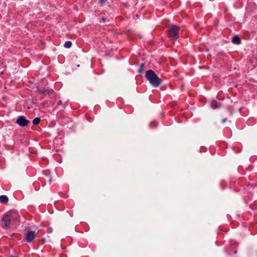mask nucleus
Instances as JSON below:
<instances>
[{"instance_id":"8","label":"nucleus","mask_w":257,"mask_h":257,"mask_svg":"<svg viewBox=\"0 0 257 257\" xmlns=\"http://www.w3.org/2000/svg\"><path fill=\"white\" fill-rule=\"evenodd\" d=\"M38 91L40 93H47L49 94H51L53 93V91L52 90H48V89H37Z\"/></svg>"},{"instance_id":"10","label":"nucleus","mask_w":257,"mask_h":257,"mask_svg":"<svg viewBox=\"0 0 257 257\" xmlns=\"http://www.w3.org/2000/svg\"><path fill=\"white\" fill-rule=\"evenodd\" d=\"M66 102H63L62 100H59L57 102V107H59L61 109H63L65 108Z\"/></svg>"},{"instance_id":"5","label":"nucleus","mask_w":257,"mask_h":257,"mask_svg":"<svg viewBox=\"0 0 257 257\" xmlns=\"http://www.w3.org/2000/svg\"><path fill=\"white\" fill-rule=\"evenodd\" d=\"M36 233L34 231H28L25 236V240L27 242H31L35 238Z\"/></svg>"},{"instance_id":"12","label":"nucleus","mask_w":257,"mask_h":257,"mask_svg":"<svg viewBox=\"0 0 257 257\" xmlns=\"http://www.w3.org/2000/svg\"><path fill=\"white\" fill-rule=\"evenodd\" d=\"M41 121V119L39 117H36L33 120V123L34 125L38 124Z\"/></svg>"},{"instance_id":"3","label":"nucleus","mask_w":257,"mask_h":257,"mask_svg":"<svg viewBox=\"0 0 257 257\" xmlns=\"http://www.w3.org/2000/svg\"><path fill=\"white\" fill-rule=\"evenodd\" d=\"M30 122V121L27 119L25 116L23 115L19 116L16 121V123L22 127L28 126Z\"/></svg>"},{"instance_id":"16","label":"nucleus","mask_w":257,"mask_h":257,"mask_svg":"<svg viewBox=\"0 0 257 257\" xmlns=\"http://www.w3.org/2000/svg\"><path fill=\"white\" fill-rule=\"evenodd\" d=\"M106 21V19L104 17L102 18V21L104 23Z\"/></svg>"},{"instance_id":"19","label":"nucleus","mask_w":257,"mask_h":257,"mask_svg":"<svg viewBox=\"0 0 257 257\" xmlns=\"http://www.w3.org/2000/svg\"><path fill=\"white\" fill-rule=\"evenodd\" d=\"M49 182H50V183H51V182H52V180H51V179H49Z\"/></svg>"},{"instance_id":"9","label":"nucleus","mask_w":257,"mask_h":257,"mask_svg":"<svg viewBox=\"0 0 257 257\" xmlns=\"http://www.w3.org/2000/svg\"><path fill=\"white\" fill-rule=\"evenodd\" d=\"M9 198L6 195L0 196V202L2 203H6L8 202Z\"/></svg>"},{"instance_id":"13","label":"nucleus","mask_w":257,"mask_h":257,"mask_svg":"<svg viewBox=\"0 0 257 257\" xmlns=\"http://www.w3.org/2000/svg\"><path fill=\"white\" fill-rule=\"evenodd\" d=\"M72 42L71 41H66L64 45V46L65 47V48H69L71 47L72 46Z\"/></svg>"},{"instance_id":"6","label":"nucleus","mask_w":257,"mask_h":257,"mask_svg":"<svg viewBox=\"0 0 257 257\" xmlns=\"http://www.w3.org/2000/svg\"><path fill=\"white\" fill-rule=\"evenodd\" d=\"M11 220L6 214H5L2 219V226L4 229H8L10 227Z\"/></svg>"},{"instance_id":"1","label":"nucleus","mask_w":257,"mask_h":257,"mask_svg":"<svg viewBox=\"0 0 257 257\" xmlns=\"http://www.w3.org/2000/svg\"><path fill=\"white\" fill-rule=\"evenodd\" d=\"M146 77L150 84L155 87H158L161 83V79L152 70H149L146 72Z\"/></svg>"},{"instance_id":"4","label":"nucleus","mask_w":257,"mask_h":257,"mask_svg":"<svg viewBox=\"0 0 257 257\" xmlns=\"http://www.w3.org/2000/svg\"><path fill=\"white\" fill-rule=\"evenodd\" d=\"M6 214L8 217H9V218L11 221H17L20 218L18 211L15 210H11L8 212Z\"/></svg>"},{"instance_id":"2","label":"nucleus","mask_w":257,"mask_h":257,"mask_svg":"<svg viewBox=\"0 0 257 257\" xmlns=\"http://www.w3.org/2000/svg\"><path fill=\"white\" fill-rule=\"evenodd\" d=\"M180 27L176 25H171L167 30L168 35L173 40H177L179 38Z\"/></svg>"},{"instance_id":"20","label":"nucleus","mask_w":257,"mask_h":257,"mask_svg":"<svg viewBox=\"0 0 257 257\" xmlns=\"http://www.w3.org/2000/svg\"><path fill=\"white\" fill-rule=\"evenodd\" d=\"M220 107V105H219L218 106H217L216 107Z\"/></svg>"},{"instance_id":"18","label":"nucleus","mask_w":257,"mask_h":257,"mask_svg":"<svg viewBox=\"0 0 257 257\" xmlns=\"http://www.w3.org/2000/svg\"><path fill=\"white\" fill-rule=\"evenodd\" d=\"M42 240L43 242H44L45 241V238H43Z\"/></svg>"},{"instance_id":"14","label":"nucleus","mask_w":257,"mask_h":257,"mask_svg":"<svg viewBox=\"0 0 257 257\" xmlns=\"http://www.w3.org/2000/svg\"><path fill=\"white\" fill-rule=\"evenodd\" d=\"M53 231V229L51 227H48L47 229V232L48 233H51Z\"/></svg>"},{"instance_id":"11","label":"nucleus","mask_w":257,"mask_h":257,"mask_svg":"<svg viewBox=\"0 0 257 257\" xmlns=\"http://www.w3.org/2000/svg\"><path fill=\"white\" fill-rule=\"evenodd\" d=\"M144 67H145V64L144 63H142L140 65V66L139 68V69L138 70V72L139 73H143V72L144 70Z\"/></svg>"},{"instance_id":"15","label":"nucleus","mask_w":257,"mask_h":257,"mask_svg":"<svg viewBox=\"0 0 257 257\" xmlns=\"http://www.w3.org/2000/svg\"><path fill=\"white\" fill-rule=\"evenodd\" d=\"M106 2V0H99V3L101 4H103Z\"/></svg>"},{"instance_id":"7","label":"nucleus","mask_w":257,"mask_h":257,"mask_svg":"<svg viewBox=\"0 0 257 257\" xmlns=\"http://www.w3.org/2000/svg\"><path fill=\"white\" fill-rule=\"evenodd\" d=\"M232 42L235 44H240L241 43V40L240 38L238 36H235L232 38Z\"/></svg>"},{"instance_id":"17","label":"nucleus","mask_w":257,"mask_h":257,"mask_svg":"<svg viewBox=\"0 0 257 257\" xmlns=\"http://www.w3.org/2000/svg\"><path fill=\"white\" fill-rule=\"evenodd\" d=\"M226 120V118H223L222 120V123H224Z\"/></svg>"}]
</instances>
